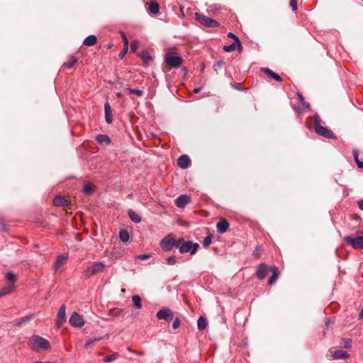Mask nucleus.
<instances>
[{"mask_svg":"<svg viewBox=\"0 0 363 363\" xmlns=\"http://www.w3.org/2000/svg\"><path fill=\"white\" fill-rule=\"evenodd\" d=\"M236 48H238V43L236 41L232 43L230 45H225L223 47V50L228 52L234 51Z\"/></svg>","mask_w":363,"mask_h":363,"instance_id":"nucleus-34","label":"nucleus"},{"mask_svg":"<svg viewBox=\"0 0 363 363\" xmlns=\"http://www.w3.org/2000/svg\"><path fill=\"white\" fill-rule=\"evenodd\" d=\"M177 262V260L174 256H169L167 258V263L169 265H174Z\"/></svg>","mask_w":363,"mask_h":363,"instance_id":"nucleus-46","label":"nucleus"},{"mask_svg":"<svg viewBox=\"0 0 363 363\" xmlns=\"http://www.w3.org/2000/svg\"><path fill=\"white\" fill-rule=\"evenodd\" d=\"M341 345L345 348H350L352 347V340L350 338L342 339L341 342Z\"/></svg>","mask_w":363,"mask_h":363,"instance_id":"nucleus-43","label":"nucleus"},{"mask_svg":"<svg viewBox=\"0 0 363 363\" xmlns=\"http://www.w3.org/2000/svg\"><path fill=\"white\" fill-rule=\"evenodd\" d=\"M53 203L56 206H67L69 201L61 196H57L53 200Z\"/></svg>","mask_w":363,"mask_h":363,"instance_id":"nucleus-20","label":"nucleus"},{"mask_svg":"<svg viewBox=\"0 0 363 363\" xmlns=\"http://www.w3.org/2000/svg\"><path fill=\"white\" fill-rule=\"evenodd\" d=\"M263 252V249L261 246L258 245L255 247V250L253 251L252 255L255 258L258 259L260 257L262 253Z\"/></svg>","mask_w":363,"mask_h":363,"instance_id":"nucleus-36","label":"nucleus"},{"mask_svg":"<svg viewBox=\"0 0 363 363\" xmlns=\"http://www.w3.org/2000/svg\"><path fill=\"white\" fill-rule=\"evenodd\" d=\"M191 164V160L186 155L180 156L177 160V165L182 169H186Z\"/></svg>","mask_w":363,"mask_h":363,"instance_id":"nucleus-14","label":"nucleus"},{"mask_svg":"<svg viewBox=\"0 0 363 363\" xmlns=\"http://www.w3.org/2000/svg\"><path fill=\"white\" fill-rule=\"evenodd\" d=\"M195 19L203 26L209 28H217L220 26L216 20L204 16L202 13H195Z\"/></svg>","mask_w":363,"mask_h":363,"instance_id":"nucleus-6","label":"nucleus"},{"mask_svg":"<svg viewBox=\"0 0 363 363\" xmlns=\"http://www.w3.org/2000/svg\"><path fill=\"white\" fill-rule=\"evenodd\" d=\"M344 241L350 245L354 250H362L363 249V237L357 236L352 237L350 235L344 238Z\"/></svg>","mask_w":363,"mask_h":363,"instance_id":"nucleus-7","label":"nucleus"},{"mask_svg":"<svg viewBox=\"0 0 363 363\" xmlns=\"http://www.w3.org/2000/svg\"><path fill=\"white\" fill-rule=\"evenodd\" d=\"M165 62L172 67H178L182 62V58L178 56H170L165 58Z\"/></svg>","mask_w":363,"mask_h":363,"instance_id":"nucleus-12","label":"nucleus"},{"mask_svg":"<svg viewBox=\"0 0 363 363\" xmlns=\"http://www.w3.org/2000/svg\"><path fill=\"white\" fill-rule=\"evenodd\" d=\"M77 58L74 56H72L69 60L66 62H65L64 66L67 68H72L77 62Z\"/></svg>","mask_w":363,"mask_h":363,"instance_id":"nucleus-30","label":"nucleus"},{"mask_svg":"<svg viewBox=\"0 0 363 363\" xmlns=\"http://www.w3.org/2000/svg\"><path fill=\"white\" fill-rule=\"evenodd\" d=\"M363 1V0H362Z\"/></svg>","mask_w":363,"mask_h":363,"instance_id":"nucleus-57","label":"nucleus"},{"mask_svg":"<svg viewBox=\"0 0 363 363\" xmlns=\"http://www.w3.org/2000/svg\"><path fill=\"white\" fill-rule=\"evenodd\" d=\"M228 37H229L230 38H233L235 41L237 42V43H238V50L239 51H240L242 49V46L241 42H240L239 38L237 35H235L234 33L230 32V33H228Z\"/></svg>","mask_w":363,"mask_h":363,"instance_id":"nucleus-32","label":"nucleus"},{"mask_svg":"<svg viewBox=\"0 0 363 363\" xmlns=\"http://www.w3.org/2000/svg\"><path fill=\"white\" fill-rule=\"evenodd\" d=\"M66 307L65 305H62L57 313V326H60L63 323L65 322V315H66Z\"/></svg>","mask_w":363,"mask_h":363,"instance_id":"nucleus-15","label":"nucleus"},{"mask_svg":"<svg viewBox=\"0 0 363 363\" xmlns=\"http://www.w3.org/2000/svg\"><path fill=\"white\" fill-rule=\"evenodd\" d=\"M150 257V255L143 254V255H138L136 257V259H140V260H146V259H149Z\"/></svg>","mask_w":363,"mask_h":363,"instance_id":"nucleus-49","label":"nucleus"},{"mask_svg":"<svg viewBox=\"0 0 363 363\" xmlns=\"http://www.w3.org/2000/svg\"><path fill=\"white\" fill-rule=\"evenodd\" d=\"M128 216L130 219L135 223H139L141 221L140 216L132 209L128 211Z\"/></svg>","mask_w":363,"mask_h":363,"instance_id":"nucleus-26","label":"nucleus"},{"mask_svg":"<svg viewBox=\"0 0 363 363\" xmlns=\"http://www.w3.org/2000/svg\"><path fill=\"white\" fill-rule=\"evenodd\" d=\"M216 226L218 232L222 234L227 230L229 227V223L225 219L222 218L219 222H218Z\"/></svg>","mask_w":363,"mask_h":363,"instance_id":"nucleus-18","label":"nucleus"},{"mask_svg":"<svg viewBox=\"0 0 363 363\" xmlns=\"http://www.w3.org/2000/svg\"><path fill=\"white\" fill-rule=\"evenodd\" d=\"M104 111L106 122L108 124L111 123L113 122V114L111 107L108 102L104 104Z\"/></svg>","mask_w":363,"mask_h":363,"instance_id":"nucleus-16","label":"nucleus"},{"mask_svg":"<svg viewBox=\"0 0 363 363\" xmlns=\"http://www.w3.org/2000/svg\"><path fill=\"white\" fill-rule=\"evenodd\" d=\"M28 344L33 350H48L51 346L48 340L38 335H33L28 340Z\"/></svg>","mask_w":363,"mask_h":363,"instance_id":"nucleus-2","label":"nucleus"},{"mask_svg":"<svg viewBox=\"0 0 363 363\" xmlns=\"http://www.w3.org/2000/svg\"><path fill=\"white\" fill-rule=\"evenodd\" d=\"M33 316V313H30L26 316L21 317L20 318H18L13 321V323L16 326H20L26 323H27L30 318Z\"/></svg>","mask_w":363,"mask_h":363,"instance_id":"nucleus-24","label":"nucleus"},{"mask_svg":"<svg viewBox=\"0 0 363 363\" xmlns=\"http://www.w3.org/2000/svg\"><path fill=\"white\" fill-rule=\"evenodd\" d=\"M207 325V320L204 317H199L197 320V327L199 330H203Z\"/></svg>","mask_w":363,"mask_h":363,"instance_id":"nucleus-28","label":"nucleus"},{"mask_svg":"<svg viewBox=\"0 0 363 363\" xmlns=\"http://www.w3.org/2000/svg\"><path fill=\"white\" fill-rule=\"evenodd\" d=\"M352 155L359 168H363V162L359 160V152L357 150H352Z\"/></svg>","mask_w":363,"mask_h":363,"instance_id":"nucleus-29","label":"nucleus"},{"mask_svg":"<svg viewBox=\"0 0 363 363\" xmlns=\"http://www.w3.org/2000/svg\"><path fill=\"white\" fill-rule=\"evenodd\" d=\"M14 286L13 284H8L0 289V298L13 291Z\"/></svg>","mask_w":363,"mask_h":363,"instance_id":"nucleus-27","label":"nucleus"},{"mask_svg":"<svg viewBox=\"0 0 363 363\" xmlns=\"http://www.w3.org/2000/svg\"><path fill=\"white\" fill-rule=\"evenodd\" d=\"M313 122L314 130L318 135L329 139H336V136L330 129L320 125V119L319 116H314Z\"/></svg>","mask_w":363,"mask_h":363,"instance_id":"nucleus-3","label":"nucleus"},{"mask_svg":"<svg viewBox=\"0 0 363 363\" xmlns=\"http://www.w3.org/2000/svg\"><path fill=\"white\" fill-rule=\"evenodd\" d=\"M97 38L94 35L87 36L83 42V44L86 46H93L96 43Z\"/></svg>","mask_w":363,"mask_h":363,"instance_id":"nucleus-25","label":"nucleus"},{"mask_svg":"<svg viewBox=\"0 0 363 363\" xmlns=\"http://www.w3.org/2000/svg\"><path fill=\"white\" fill-rule=\"evenodd\" d=\"M297 95H298V101L301 103V104L302 105V107L303 108H308L309 104H308L305 101L304 98L302 96V94H301L300 93H298Z\"/></svg>","mask_w":363,"mask_h":363,"instance_id":"nucleus-41","label":"nucleus"},{"mask_svg":"<svg viewBox=\"0 0 363 363\" xmlns=\"http://www.w3.org/2000/svg\"><path fill=\"white\" fill-rule=\"evenodd\" d=\"M6 278L9 281H10L11 283H13L16 281V276L13 272L7 273L6 275Z\"/></svg>","mask_w":363,"mask_h":363,"instance_id":"nucleus-44","label":"nucleus"},{"mask_svg":"<svg viewBox=\"0 0 363 363\" xmlns=\"http://www.w3.org/2000/svg\"><path fill=\"white\" fill-rule=\"evenodd\" d=\"M121 38L123 40V45H125V47L128 46V39L127 36L125 35L124 32H121Z\"/></svg>","mask_w":363,"mask_h":363,"instance_id":"nucleus-48","label":"nucleus"},{"mask_svg":"<svg viewBox=\"0 0 363 363\" xmlns=\"http://www.w3.org/2000/svg\"><path fill=\"white\" fill-rule=\"evenodd\" d=\"M290 6H291L293 11H296L298 9L297 0H291Z\"/></svg>","mask_w":363,"mask_h":363,"instance_id":"nucleus-51","label":"nucleus"},{"mask_svg":"<svg viewBox=\"0 0 363 363\" xmlns=\"http://www.w3.org/2000/svg\"><path fill=\"white\" fill-rule=\"evenodd\" d=\"M147 10L152 14L156 15L160 12V5L157 1H151L148 4Z\"/></svg>","mask_w":363,"mask_h":363,"instance_id":"nucleus-21","label":"nucleus"},{"mask_svg":"<svg viewBox=\"0 0 363 363\" xmlns=\"http://www.w3.org/2000/svg\"><path fill=\"white\" fill-rule=\"evenodd\" d=\"M225 62L223 60H218L216 62L213 66L214 71L218 73L219 69H220Z\"/></svg>","mask_w":363,"mask_h":363,"instance_id":"nucleus-40","label":"nucleus"},{"mask_svg":"<svg viewBox=\"0 0 363 363\" xmlns=\"http://www.w3.org/2000/svg\"><path fill=\"white\" fill-rule=\"evenodd\" d=\"M118 356H119V354L117 352H115L110 355H107L106 357H104V362H111L115 360L116 358H118Z\"/></svg>","mask_w":363,"mask_h":363,"instance_id":"nucleus-37","label":"nucleus"},{"mask_svg":"<svg viewBox=\"0 0 363 363\" xmlns=\"http://www.w3.org/2000/svg\"><path fill=\"white\" fill-rule=\"evenodd\" d=\"M180 326V320L177 318L174 320L173 323H172V328L174 330H177V328H179Z\"/></svg>","mask_w":363,"mask_h":363,"instance_id":"nucleus-47","label":"nucleus"},{"mask_svg":"<svg viewBox=\"0 0 363 363\" xmlns=\"http://www.w3.org/2000/svg\"><path fill=\"white\" fill-rule=\"evenodd\" d=\"M83 191L85 194L91 195L94 192V186L91 184H86L84 186Z\"/></svg>","mask_w":363,"mask_h":363,"instance_id":"nucleus-39","label":"nucleus"},{"mask_svg":"<svg viewBox=\"0 0 363 363\" xmlns=\"http://www.w3.org/2000/svg\"><path fill=\"white\" fill-rule=\"evenodd\" d=\"M67 258V256L63 254L58 255L54 264L55 270L58 269L65 263Z\"/></svg>","mask_w":363,"mask_h":363,"instance_id":"nucleus-23","label":"nucleus"},{"mask_svg":"<svg viewBox=\"0 0 363 363\" xmlns=\"http://www.w3.org/2000/svg\"><path fill=\"white\" fill-rule=\"evenodd\" d=\"M69 321L70 325L75 328H82L84 325L83 317L77 312L71 315Z\"/></svg>","mask_w":363,"mask_h":363,"instance_id":"nucleus-9","label":"nucleus"},{"mask_svg":"<svg viewBox=\"0 0 363 363\" xmlns=\"http://www.w3.org/2000/svg\"><path fill=\"white\" fill-rule=\"evenodd\" d=\"M156 317L159 320H164L169 323L173 320V313L169 308H164L157 312Z\"/></svg>","mask_w":363,"mask_h":363,"instance_id":"nucleus-8","label":"nucleus"},{"mask_svg":"<svg viewBox=\"0 0 363 363\" xmlns=\"http://www.w3.org/2000/svg\"><path fill=\"white\" fill-rule=\"evenodd\" d=\"M128 350L130 352H134V353L138 354H139V355H143V354H144V352H135V351H133V350H131L130 347H128Z\"/></svg>","mask_w":363,"mask_h":363,"instance_id":"nucleus-53","label":"nucleus"},{"mask_svg":"<svg viewBox=\"0 0 363 363\" xmlns=\"http://www.w3.org/2000/svg\"><path fill=\"white\" fill-rule=\"evenodd\" d=\"M330 354H331V356L333 359H347L349 357V354L347 352L344 351L342 350H333V348H330L328 351Z\"/></svg>","mask_w":363,"mask_h":363,"instance_id":"nucleus-11","label":"nucleus"},{"mask_svg":"<svg viewBox=\"0 0 363 363\" xmlns=\"http://www.w3.org/2000/svg\"><path fill=\"white\" fill-rule=\"evenodd\" d=\"M211 241H212V235L210 234L204 238V239L203 240V247H208L211 245Z\"/></svg>","mask_w":363,"mask_h":363,"instance_id":"nucleus-42","label":"nucleus"},{"mask_svg":"<svg viewBox=\"0 0 363 363\" xmlns=\"http://www.w3.org/2000/svg\"><path fill=\"white\" fill-rule=\"evenodd\" d=\"M199 245L190 240H185L183 238L177 239V248L181 254L189 252L191 255L196 253Z\"/></svg>","mask_w":363,"mask_h":363,"instance_id":"nucleus-1","label":"nucleus"},{"mask_svg":"<svg viewBox=\"0 0 363 363\" xmlns=\"http://www.w3.org/2000/svg\"><path fill=\"white\" fill-rule=\"evenodd\" d=\"M132 301L133 302L134 306L138 309H140L142 308L141 298L138 295H133L132 297Z\"/></svg>","mask_w":363,"mask_h":363,"instance_id":"nucleus-33","label":"nucleus"},{"mask_svg":"<svg viewBox=\"0 0 363 363\" xmlns=\"http://www.w3.org/2000/svg\"><path fill=\"white\" fill-rule=\"evenodd\" d=\"M269 270H271L270 267H268L265 263H261L257 267L256 277L260 280L264 279Z\"/></svg>","mask_w":363,"mask_h":363,"instance_id":"nucleus-10","label":"nucleus"},{"mask_svg":"<svg viewBox=\"0 0 363 363\" xmlns=\"http://www.w3.org/2000/svg\"><path fill=\"white\" fill-rule=\"evenodd\" d=\"M262 72L267 74L269 77L274 79L277 82H281L282 78L277 74L273 72L271 69L267 67L262 68Z\"/></svg>","mask_w":363,"mask_h":363,"instance_id":"nucleus-19","label":"nucleus"},{"mask_svg":"<svg viewBox=\"0 0 363 363\" xmlns=\"http://www.w3.org/2000/svg\"><path fill=\"white\" fill-rule=\"evenodd\" d=\"M106 265L104 262H94L91 265L86 267L84 272V274L86 277H90L95 274L102 273L105 269Z\"/></svg>","mask_w":363,"mask_h":363,"instance_id":"nucleus-5","label":"nucleus"},{"mask_svg":"<svg viewBox=\"0 0 363 363\" xmlns=\"http://www.w3.org/2000/svg\"><path fill=\"white\" fill-rule=\"evenodd\" d=\"M190 201V198L186 194L178 196L175 200V204L178 208H182L185 207Z\"/></svg>","mask_w":363,"mask_h":363,"instance_id":"nucleus-13","label":"nucleus"},{"mask_svg":"<svg viewBox=\"0 0 363 363\" xmlns=\"http://www.w3.org/2000/svg\"><path fill=\"white\" fill-rule=\"evenodd\" d=\"M128 50V46L125 47V45H123V50L120 52L119 57L121 58H123L126 55Z\"/></svg>","mask_w":363,"mask_h":363,"instance_id":"nucleus-50","label":"nucleus"},{"mask_svg":"<svg viewBox=\"0 0 363 363\" xmlns=\"http://www.w3.org/2000/svg\"><path fill=\"white\" fill-rule=\"evenodd\" d=\"M140 57H141L145 62L152 60V57L150 55L147 51H143L138 55Z\"/></svg>","mask_w":363,"mask_h":363,"instance_id":"nucleus-35","label":"nucleus"},{"mask_svg":"<svg viewBox=\"0 0 363 363\" xmlns=\"http://www.w3.org/2000/svg\"><path fill=\"white\" fill-rule=\"evenodd\" d=\"M96 140L98 143L101 145H109L111 143V139L107 135L100 134L96 135Z\"/></svg>","mask_w":363,"mask_h":363,"instance_id":"nucleus-22","label":"nucleus"},{"mask_svg":"<svg viewBox=\"0 0 363 363\" xmlns=\"http://www.w3.org/2000/svg\"><path fill=\"white\" fill-rule=\"evenodd\" d=\"M130 94H135L138 96L140 97L143 96V91L138 89H132V88H127L126 89Z\"/></svg>","mask_w":363,"mask_h":363,"instance_id":"nucleus-38","label":"nucleus"},{"mask_svg":"<svg viewBox=\"0 0 363 363\" xmlns=\"http://www.w3.org/2000/svg\"><path fill=\"white\" fill-rule=\"evenodd\" d=\"M138 48V43L137 40H133L130 43V51L135 52Z\"/></svg>","mask_w":363,"mask_h":363,"instance_id":"nucleus-45","label":"nucleus"},{"mask_svg":"<svg viewBox=\"0 0 363 363\" xmlns=\"http://www.w3.org/2000/svg\"><path fill=\"white\" fill-rule=\"evenodd\" d=\"M119 238L122 242H127L130 238L128 232L126 230H121L119 233Z\"/></svg>","mask_w":363,"mask_h":363,"instance_id":"nucleus-31","label":"nucleus"},{"mask_svg":"<svg viewBox=\"0 0 363 363\" xmlns=\"http://www.w3.org/2000/svg\"><path fill=\"white\" fill-rule=\"evenodd\" d=\"M359 208L363 211V199L358 202Z\"/></svg>","mask_w":363,"mask_h":363,"instance_id":"nucleus-54","label":"nucleus"},{"mask_svg":"<svg viewBox=\"0 0 363 363\" xmlns=\"http://www.w3.org/2000/svg\"><path fill=\"white\" fill-rule=\"evenodd\" d=\"M160 245L164 252H169L174 247L177 248V240L173 234L169 233L162 239Z\"/></svg>","mask_w":363,"mask_h":363,"instance_id":"nucleus-4","label":"nucleus"},{"mask_svg":"<svg viewBox=\"0 0 363 363\" xmlns=\"http://www.w3.org/2000/svg\"><path fill=\"white\" fill-rule=\"evenodd\" d=\"M200 90H201V88H195L194 89V92L197 94V93H199L200 91Z\"/></svg>","mask_w":363,"mask_h":363,"instance_id":"nucleus-55","label":"nucleus"},{"mask_svg":"<svg viewBox=\"0 0 363 363\" xmlns=\"http://www.w3.org/2000/svg\"><path fill=\"white\" fill-rule=\"evenodd\" d=\"M271 271L272 272V275L269 277L268 280V285L272 286L274 283H275L279 277V272L277 267L272 266L270 267Z\"/></svg>","mask_w":363,"mask_h":363,"instance_id":"nucleus-17","label":"nucleus"},{"mask_svg":"<svg viewBox=\"0 0 363 363\" xmlns=\"http://www.w3.org/2000/svg\"><path fill=\"white\" fill-rule=\"evenodd\" d=\"M101 338H95L94 340H89L85 344V347L87 348L88 347L91 345L95 341L99 340Z\"/></svg>","mask_w":363,"mask_h":363,"instance_id":"nucleus-52","label":"nucleus"},{"mask_svg":"<svg viewBox=\"0 0 363 363\" xmlns=\"http://www.w3.org/2000/svg\"><path fill=\"white\" fill-rule=\"evenodd\" d=\"M116 96H117L118 98H121V97H122V94H121V92H117V93H116Z\"/></svg>","mask_w":363,"mask_h":363,"instance_id":"nucleus-56","label":"nucleus"}]
</instances>
